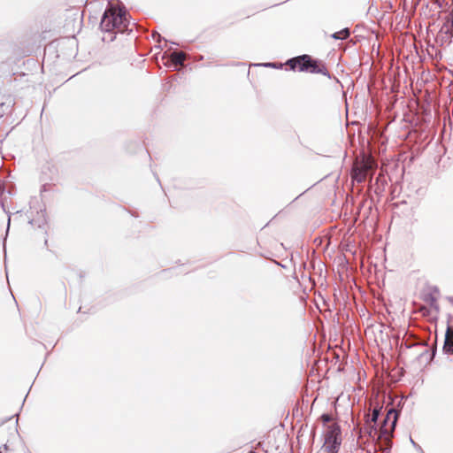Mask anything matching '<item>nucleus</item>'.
<instances>
[{
    "mask_svg": "<svg viewBox=\"0 0 453 453\" xmlns=\"http://www.w3.org/2000/svg\"><path fill=\"white\" fill-rule=\"evenodd\" d=\"M364 430H365V433L370 437V438H373V435L375 434H379V432L380 430L378 431L377 428H376V426L373 425V424H369V423H366L365 424V427H364Z\"/></svg>",
    "mask_w": 453,
    "mask_h": 453,
    "instance_id": "nucleus-12",
    "label": "nucleus"
},
{
    "mask_svg": "<svg viewBox=\"0 0 453 453\" xmlns=\"http://www.w3.org/2000/svg\"><path fill=\"white\" fill-rule=\"evenodd\" d=\"M42 217H43V219H42V223H40V224L38 225V227H41V226H42V224H44V223H45L44 215H42Z\"/></svg>",
    "mask_w": 453,
    "mask_h": 453,
    "instance_id": "nucleus-23",
    "label": "nucleus"
},
{
    "mask_svg": "<svg viewBox=\"0 0 453 453\" xmlns=\"http://www.w3.org/2000/svg\"><path fill=\"white\" fill-rule=\"evenodd\" d=\"M357 182H362L364 180V177H356Z\"/></svg>",
    "mask_w": 453,
    "mask_h": 453,
    "instance_id": "nucleus-22",
    "label": "nucleus"
},
{
    "mask_svg": "<svg viewBox=\"0 0 453 453\" xmlns=\"http://www.w3.org/2000/svg\"><path fill=\"white\" fill-rule=\"evenodd\" d=\"M127 15L128 13L125 8H117L112 4L108 5L100 21L99 27L102 32L113 34L118 31L123 33L129 25Z\"/></svg>",
    "mask_w": 453,
    "mask_h": 453,
    "instance_id": "nucleus-1",
    "label": "nucleus"
},
{
    "mask_svg": "<svg viewBox=\"0 0 453 453\" xmlns=\"http://www.w3.org/2000/svg\"><path fill=\"white\" fill-rule=\"evenodd\" d=\"M382 189L383 188H380V187H378L377 189L375 190V193H378V190L381 191Z\"/></svg>",
    "mask_w": 453,
    "mask_h": 453,
    "instance_id": "nucleus-26",
    "label": "nucleus"
},
{
    "mask_svg": "<svg viewBox=\"0 0 453 453\" xmlns=\"http://www.w3.org/2000/svg\"><path fill=\"white\" fill-rule=\"evenodd\" d=\"M14 105V101L9 98L8 101L0 103V119L8 112H11Z\"/></svg>",
    "mask_w": 453,
    "mask_h": 453,
    "instance_id": "nucleus-10",
    "label": "nucleus"
},
{
    "mask_svg": "<svg viewBox=\"0 0 453 453\" xmlns=\"http://www.w3.org/2000/svg\"><path fill=\"white\" fill-rule=\"evenodd\" d=\"M1 205H2L3 210H4L6 213H8V212L5 211V208H4V203H1Z\"/></svg>",
    "mask_w": 453,
    "mask_h": 453,
    "instance_id": "nucleus-27",
    "label": "nucleus"
},
{
    "mask_svg": "<svg viewBox=\"0 0 453 453\" xmlns=\"http://www.w3.org/2000/svg\"><path fill=\"white\" fill-rule=\"evenodd\" d=\"M166 55H167V52H165V53L163 54V56H162V58H163V59H165V57H166Z\"/></svg>",
    "mask_w": 453,
    "mask_h": 453,
    "instance_id": "nucleus-28",
    "label": "nucleus"
},
{
    "mask_svg": "<svg viewBox=\"0 0 453 453\" xmlns=\"http://www.w3.org/2000/svg\"><path fill=\"white\" fill-rule=\"evenodd\" d=\"M350 35V29L349 27H345L338 32H334L331 35V37L334 40L343 41L349 38Z\"/></svg>",
    "mask_w": 453,
    "mask_h": 453,
    "instance_id": "nucleus-11",
    "label": "nucleus"
},
{
    "mask_svg": "<svg viewBox=\"0 0 453 453\" xmlns=\"http://www.w3.org/2000/svg\"><path fill=\"white\" fill-rule=\"evenodd\" d=\"M320 418H321L323 424L326 426H328L327 424L331 421V416L328 413H323L321 415Z\"/></svg>",
    "mask_w": 453,
    "mask_h": 453,
    "instance_id": "nucleus-15",
    "label": "nucleus"
},
{
    "mask_svg": "<svg viewBox=\"0 0 453 453\" xmlns=\"http://www.w3.org/2000/svg\"><path fill=\"white\" fill-rule=\"evenodd\" d=\"M445 35H447L450 39L453 38V28H445Z\"/></svg>",
    "mask_w": 453,
    "mask_h": 453,
    "instance_id": "nucleus-18",
    "label": "nucleus"
},
{
    "mask_svg": "<svg viewBox=\"0 0 453 453\" xmlns=\"http://www.w3.org/2000/svg\"><path fill=\"white\" fill-rule=\"evenodd\" d=\"M10 223H11V216L9 215V218H8V226H7V230L9 229Z\"/></svg>",
    "mask_w": 453,
    "mask_h": 453,
    "instance_id": "nucleus-24",
    "label": "nucleus"
},
{
    "mask_svg": "<svg viewBox=\"0 0 453 453\" xmlns=\"http://www.w3.org/2000/svg\"><path fill=\"white\" fill-rule=\"evenodd\" d=\"M442 28H453V10L445 17Z\"/></svg>",
    "mask_w": 453,
    "mask_h": 453,
    "instance_id": "nucleus-13",
    "label": "nucleus"
},
{
    "mask_svg": "<svg viewBox=\"0 0 453 453\" xmlns=\"http://www.w3.org/2000/svg\"><path fill=\"white\" fill-rule=\"evenodd\" d=\"M306 59H310L309 55L303 54L288 59L286 65L291 71H298L304 73L307 70Z\"/></svg>",
    "mask_w": 453,
    "mask_h": 453,
    "instance_id": "nucleus-5",
    "label": "nucleus"
},
{
    "mask_svg": "<svg viewBox=\"0 0 453 453\" xmlns=\"http://www.w3.org/2000/svg\"><path fill=\"white\" fill-rule=\"evenodd\" d=\"M380 176H379V177H377V179H376V183H377V184H378V182L380 181Z\"/></svg>",
    "mask_w": 453,
    "mask_h": 453,
    "instance_id": "nucleus-31",
    "label": "nucleus"
},
{
    "mask_svg": "<svg viewBox=\"0 0 453 453\" xmlns=\"http://www.w3.org/2000/svg\"><path fill=\"white\" fill-rule=\"evenodd\" d=\"M392 435L393 432H389L388 428H380L378 435L379 441L376 445L379 450L385 453H389L392 448Z\"/></svg>",
    "mask_w": 453,
    "mask_h": 453,
    "instance_id": "nucleus-4",
    "label": "nucleus"
},
{
    "mask_svg": "<svg viewBox=\"0 0 453 453\" xmlns=\"http://www.w3.org/2000/svg\"><path fill=\"white\" fill-rule=\"evenodd\" d=\"M42 188H43V190H45V188H46V184H44V185L42 186Z\"/></svg>",
    "mask_w": 453,
    "mask_h": 453,
    "instance_id": "nucleus-34",
    "label": "nucleus"
},
{
    "mask_svg": "<svg viewBox=\"0 0 453 453\" xmlns=\"http://www.w3.org/2000/svg\"><path fill=\"white\" fill-rule=\"evenodd\" d=\"M309 60L306 59L307 70L304 73H319L329 79L332 78L330 73L326 67L325 63L318 58H313L309 55Z\"/></svg>",
    "mask_w": 453,
    "mask_h": 453,
    "instance_id": "nucleus-3",
    "label": "nucleus"
},
{
    "mask_svg": "<svg viewBox=\"0 0 453 453\" xmlns=\"http://www.w3.org/2000/svg\"><path fill=\"white\" fill-rule=\"evenodd\" d=\"M185 60L186 54L184 52L173 50L170 54V59L165 62L164 65L167 67H170L172 65H182Z\"/></svg>",
    "mask_w": 453,
    "mask_h": 453,
    "instance_id": "nucleus-8",
    "label": "nucleus"
},
{
    "mask_svg": "<svg viewBox=\"0 0 453 453\" xmlns=\"http://www.w3.org/2000/svg\"><path fill=\"white\" fill-rule=\"evenodd\" d=\"M400 412L391 408L388 411V413L383 419V426L381 428H388L389 432H394Z\"/></svg>",
    "mask_w": 453,
    "mask_h": 453,
    "instance_id": "nucleus-6",
    "label": "nucleus"
},
{
    "mask_svg": "<svg viewBox=\"0 0 453 453\" xmlns=\"http://www.w3.org/2000/svg\"><path fill=\"white\" fill-rule=\"evenodd\" d=\"M4 450V451L9 450V445L7 443H5L0 447V453H3Z\"/></svg>",
    "mask_w": 453,
    "mask_h": 453,
    "instance_id": "nucleus-19",
    "label": "nucleus"
},
{
    "mask_svg": "<svg viewBox=\"0 0 453 453\" xmlns=\"http://www.w3.org/2000/svg\"><path fill=\"white\" fill-rule=\"evenodd\" d=\"M263 65L275 67V64L274 63H266V64H264Z\"/></svg>",
    "mask_w": 453,
    "mask_h": 453,
    "instance_id": "nucleus-21",
    "label": "nucleus"
},
{
    "mask_svg": "<svg viewBox=\"0 0 453 453\" xmlns=\"http://www.w3.org/2000/svg\"><path fill=\"white\" fill-rule=\"evenodd\" d=\"M425 300H426V302H430V303H431V304H432L433 303H435V302H436V298H435V297H434L432 294L427 295Z\"/></svg>",
    "mask_w": 453,
    "mask_h": 453,
    "instance_id": "nucleus-17",
    "label": "nucleus"
},
{
    "mask_svg": "<svg viewBox=\"0 0 453 453\" xmlns=\"http://www.w3.org/2000/svg\"><path fill=\"white\" fill-rule=\"evenodd\" d=\"M405 345H406V348H411V347H412V345H411V344H408V343H406Z\"/></svg>",
    "mask_w": 453,
    "mask_h": 453,
    "instance_id": "nucleus-29",
    "label": "nucleus"
},
{
    "mask_svg": "<svg viewBox=\"0 0 453 453\" xmlns=\"http://www.w3.org/2000/svg\"><path fill=\"white\" fill-rule=\"evenodd\" d=\"M28 223H29L30 225H34V223H35V219H31L28 221Z\"/></svg>",
    "mask_w": 453,
    "mask_h": 453,
    "instance_id": "nucleus-25",
    "label": "nucleus"
},
{
    "mask_svg": "<svg viewBox=\"0 0 453 453\" xmlns=\"http://www.w3.org/2000/svg\"><path fill=\"white\" fill-rule=\"evenodd\" d=\"M410 441L411 443V445L414 447V449L418 452V453H425V451L423 450V449L420 447L419 444H418L413 439L411 436H410Z\"/></svg>",
    "mask_w": 453,
    "mask_h": 453,
    "instance_id": "nucleus-14",
    "label": "nucleus"
},
{
    "mask_svg": "<svg viewBox=\"0 0 453 453\" xmlns=\"http://www.w3.org/2000/svg\"><path fill=\"white\" fill-rule=\"evenodd\" d=\"M442 350L445 354L453 355V324L447 326Z\"/></svg>",
    "mask_w": 453,
    "mask_h": 453,
    "instance_id": "nucleus-7",
    "label": "nucleus"
},
{
    "mask_svg": "<svg viewBox=\"0 0 453 453\" xmlns=\"http://www.w3.org/2000/svg\"><path fill=\"white\" fill-rule=\"evenodd\" d=\"M9 419H12V417H9V418H6L5 420H4L3 423L7 421V420H9Z\"/></svg>",
    "mask_w": 453,
    "mask_h": 453,
    "instance_id": "nucleus-32",
    "label": "nucleus"
},
{
    "mask_svg": "<svg viewBox=\"0 0 453 453\" xmlns=\"http://www.w3.org/2000/svg\"><path fill=\"white\" fill-rule=\"evenodd\" d=\"M380 413V408H374L372 412L365 414V422L375 425Z\"/></svg>",
    "mask_w": 453,
    "mask_h": 453,
    "instance_id": "nucleus-9",
    "label": "nucleus"
},
{
    "mask_svg": "<svg viewBox=\"0 0 453 453\" xmlns=\"http://www.w3.org/2000/svg\"><path fill=\"white\" fill-rule=\"evenodd\" d=\"M248 453H257V452H256V451H254V450H250V451H249Z\"/></svg>",
    "mask_w": 453,
    "mask_h": 453,
    "instance_id": "nucleus-33",
    "label": "nucleus"
},
{
    "mask_svg": "<svg viewBox=\"0 0 453 453\" xmlns=\"http://www.w3.org/2000/svg\"><path fill=\"white\" fill-rule=\"evenodd\" d=\"M152 37L154 38V40H156L157 42H160L161 41H165V42H167V40H165L164 37L161 36L160 34H158L157 32H154L152 34Z\"/></svg>",
    "mask_w": 453,
    "mask_h": 453,
    "instance_id": "nucleus-16",
    "label": "nucleus"
},
{
    "mask_svg": "<svg viewBox=\"0 0 453 453\" xmlns=\"http://www.w3.org/2000/svg\"><path fill=\"white\" fill-rule=\"evenodd\" d=\"M114 39H115V35H111L110 38L111 41H113Z\"/></svg>",
    "mask_w": 453,
    "mask_h": 453,
    "instance_id": "nucleus-30",
    "label": "nucleus"
},
{
    "mask_svg": "<svg viewBox=\"0 0 453 453\" xmlns=\"http://www.w3.org/2000/svg\"><path fill=\"white\" fill-rule=\"evenodd\" d=\"M342 443V431L337 424L327 426L324 434L323 449L328 453H338Z\"/></svg>",
    "mask_w": 453,
    "mask_h": 453,
    "instance_id": "nucleus-2",
    "label": "nucleus"
},
{
    "mask_svg": "<svg viewBox=\"0 0 453 453\" xmlns=\"http://www.w3.org/2000/svg\"><path fill=\"white\" fill-rule=\"evenodd\" d=\"M428 355V350L427 349H424L419 355H418V358H422L423 357L425 356H427Z\"/></svg>",
    "mask_w": 453,
    "mask_h": 453,
    "instance_id": "nucleus-20",
    "label": "nucleus"
}]
</instances>
